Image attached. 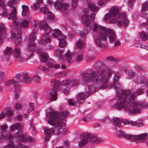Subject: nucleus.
Returning <instances> with one entry per match:
<instances>
[{
	"mask_svg": "<svg viewBox=\"0 0 148 148\" xmlns=\"http://www.w3.org/2000/svg\"><path fill=\"white\" fill-rule=\"evenodd\" d=\"M17 8H14L12 10L11 12L9 14V16L8 18L9 20H12L13 21L12 25L14 22L18 21L17 18Z\"/></svg>",
	"mask_w": 148,
	"mask_h": 148,
	"instance_id": "13",
	"label": "nucleus"
},
{
	"mask_svg": "<svg viewBox=\"0 0 148 148\" xmlns=\"http://www.w3.org/2000/svg\"><path fill=\"white\" fill-rule=\"evenodd\" d=\"M28 22L26 21H23L22 23L17 21L13 23V25H12V27H14V28L21 29L22 27L24 28L27 27L28 26Z\"/></svg>",
	"mask_w": 148,
	"mask_h": 148,
	"instance_id": "12",
	"label": "nucleus"
},
{
	"mask_svg": "<svg viewBox=\"0 0 148 148\" xmlns=\"http://www.w3.org/2000/svg\"><path fill=\"white\" fill-rule=\"evenodd\" d=\"M41 56L40 61L42 62H45L49 57L48 54L46 53H44Z\"/></svg>",
	"mask_w": 148,
	"mask_h": 148,
	"instance_id": "41",
	"label": "nucleus"
},
{
	"mask_svg": "<svg viewBox=\"0 0 148 148\" xmlns=\"http://www.w3.org/2000/svg\"><path fill=\"white\" fill-rule=\"evenodd\" d=\"M50 82L53 84L54 86L51 90L48 92V97L52 101H55L57 98L58 88L60 87V84L59 81L54 79L51 80Z\"/></svg>",
	"mask_w": 148,
	"mask_h": 148,
	"instance_id": "7",
	"label": "nucleus"
},
{
	"mask_svg": "<svg viewBox=\"0 0 148 148\" xmlns=\"http://www.w3.org/2000/svg\"><path fill=\"white\" fill-rule=\"evenodd\" d=\"M39 4L36 2L34 3L31 6V8L33 10L38 9L40 7Z\"/></svg>",
	"mask_w": 148,
	"mask_h": 148,
	"instance_id": "48",
	"label": "nucleus"
},
{
	"mask_svg": "<svg viewBox=\"0 0 148 148\" xmlns=\"http://www.w3.org/2000/svg\"><path fill=\"white\" fill-rule=\"evenodd\" d=\"M148 134L147 133L135 135V140H139L143 142H144L146 140V138Z\"/></svg>",
	"mask_w": 148,
	"mask_h": 148,
	"instance_id": "22",
	"label": "nucleus"
},
{
	"mask_svg": "<svg viewBox=\"0 0 148 148\" xmlns=\"http://www.w3.org/2000/svg\"><path fill=\"white\" fill-rule=\"evenodd\" d=\"M101 121H103V122L106 124L109 123L110 122V119L108 117L101 119Z\"/></svg>",
	"mask_w": 148,
	"mask_h": 148,
	"instance_id": "58",
	"label": "nucleus"
},
{
	"mask_svg": "<svg viewBox=\"0 0 148 148\" xmlns=\"http://www.w3.org/2000/svg\"><path fill=\"white\" fill-rule=\"evenodd\" d=\"M88 89L89 91L87 92L88 95H89L91 92H93L95 91V88L94 86L92 85H90L88 86Z\"/></svg>",
	"mask_w": 148,
	"mask_h": 148,
	"instance_id": "52",
	"label": "nucleus"
},
{
	"mask_svg": "<svg viewBox=\"0 0 148 148\" xmlns=\"http://www.w3.org/2000/svg\"><path fill=\"white\" fill-rule=\"evenodd\" d=\"M14 38L15 39V45L17 46H20L21 44V38Z\"/></svg>",
	"mask_w": 148,
	"mask_h": 148,
	"instance_id": "46",
	"label": "nucleus"
},
{
	"mask_svg": "<svg viewBox=\"0 0 148 148\" xmlns=\"http://www.w3.org/2000/svg\"><path fill=\"white\" fill-rule=\"evenodd\" d=\"M129 91L131 92L130 94H129V95L130 96V97L131 96H135V98H136V96L143 94L145 92L144 89L143 88L142 86L139 87L137 90L134 93L131 90H129Z\"/></svg>",
	"mask_w": 148,
	"mask_h": 148,
	"instance_id": "18",
	"label": "nucleus"
},
{
	"mask_svg": "<svg viewBox=\"0 0 148 148\" xmlns=\"http://www.w3.org/2000/svg\"><path fill=\"white\" fill-rule=\"evenodd\" d=\"M74 55V53H71L69 51H68L65 54V57H66V60L67 62L70 63L71 61V58Z\"/></svg>",
	"mask_w": 148,
	"mask_h": 148,
	"instance_id": "38",
	"label": "nucleus"
},
{
	"mask_svg": "<svg viewBox=\"0 0 148 148\" xmlns=\"http://www.w3.org/2000/svg\"><path fill=\"white\" fill-rule=\"evenodd\" d=\"M114 125L117 128L119 127H121V124L122 123L123 120L121 119L116 117H113L112 118Z\"/></svg>",
	"mask_w": 148,
	"mask_h": 148,
	"instance_id": "23",
	"label": "nucleus"
},
{
	"mask_svg": "<svg viewBox=\"0 0 148 148\" xmlns=\"http://www.w3.org/2000/svg\"><path fill=\"white\" fill-rule=\"evenodd\" d=\"M4 3L2 0H0V6H2L3 8V13L1 14V16L4 17L8 15L6 7L4 5Z\"/></svg>",
	"mask_w": 148,
	"mask_h": 148,
	"instance_id": "29",
	"label": "nucleus"
},
{
	"mask_svg": "<svg viewBox=\"0 0 148 148\" xmlns=\"http://www.w3.org/2000/svg\"><path fill=\"white\" fill-rule=\"evenodd\" d=\"M131 92L128 90H121L117 92L118 101L115 105V107L118 109H122L131 114L140 113L143 109V102L135 101L129 104L131 100L135 99V96L130 97L129 95Z\"/></svg>",
	"mask_w": 148,
	"mask_h": 148,
	"instance_id": "1",
	"label": "nucleus"
},
{
	"mask_svg": "<svg viewBox=\"0 0 148 148\" xmlns=\"http://www.w3.org/2000/svg\"><path fill=\"white\" fill-rule=\"evenodd\" d=\"M23 81L25 83L29 84L32 80V79L30 77L28 73L26 71H24L21 73Z\"/></svg>",
	"mask_w": 148,
	"mask_h": 148,
	"instance_id": "14",
	"label": "nucleus"
},
{
	"mask_svg": "<svg viewBox=\"0 0 148 148\" xmlns=\"http://www.w3.org/2000/svg\"><path fill=\"white\" fill-rule=\"evenodd\" d=\"M40 11L44 14H47L49 12L48 9L46 7H44L40 9Z\"/></svg>",
	"mask_w": 148,
	"mask_h": 148,
	"instance_id": "53",
	"label": "nucleus"
},
{
	"mask_svg": "<svg viewBox=\"0 0 148 148\" xmlns=\"http://www.w3.org/2000/svg\"><path fill=\"white\" fill-rule=\"evenodd\" d=\"M17 83L16 82L14 79H12L8 80L6 82L5 84L6 85L9 86L13 84L14 86L17 85Z\"/></svg>",
	"mask_w": 148,
	"mask_h": 148,
	"instance_id": "40",
	"label": "nucleus"
},
{
	"mask_svg": "<svg viewBox=\"0 0 148 148\" xmlns=\"http://www.w3.org/2000/svg\"><path fill=\"white\" fill-rule=\"evenodd\" d=\"M23 9L22 14L23 16H25L29 14V8L28 7L25 5H23L22 6Z\"/></svg>",
	"mask_w": 148,
	"mask_h": 148,
	"instance_id": "35",
	"label": "nucleus"
},
{
	"mask_svg": "<svg viewBox=\"0 0 148 148\" xmlns=\"http://www.w3.org/2000/svg\"><path fill=\"white\" fill-rule=\"evenodd\" d=\"M36 39V37L35 35L31 34L29 36L28 40V46L27 49L30 51H33L35 49L36 44L35 41Z\"/></svg>",
	"mask_w": 148,
	"mask_h": 148,
	"instance_id": "9",
	"label": "nucleus"
},
{
	"mask_svg": "<svg viewBox=\"0 0 148 148\" xmlns=\"http://www.w3.org/2000/svg\"><path fill=\"white\" fill-rule=\"evenodd\" d=\"M12 48L7 47L4 51V52L5 54L9 55L12 52Z\"/></svg>",
	"mask_w": 148,
	"mask_h": 148,
	"instance_id": "51",
	"label": "nucleus"
},
{
	"mask_svg": "<svg viewBox=\"0 0 148 148\" xmlns=\"http://www.w3.org/2000/svg\"><path fill=\"white\" fill-rule=\"evenodd\" d=\"M126 73L129 75L133 76L134 75V72L131 70H126L125 71Z\"/></svg>",
	"mask_w": 148,
	"mask_h": 148,
	"instance_id": "61",
	"label": "nucleus"
},
{
	"mask_svg": "<svg viewBox=\"0 0 148 148\" xmlns=\"http://www.w3.org/2000/svg\"><path fill=\"white\" fill-rule=\"evenodd\" d=\"M41 23H39L37 22H35L34 25V27L32 31L33 33L32 34L35 35L34 34L37 33L38 32V27H39L40 29H41Z\"/></svg>",
	"mask_w": 148,
	"mask_h": 148,
	"instance_id": "26",
	"label": "nucleus"
},
{
	"mask_svg": "<svg viewBox=\"0 0 148 148\" xmlns=\"http://www.w3.org/2000/svg\"><path fill=\"white\" fill-rule=\"evenodd\" d=\"M29 112L33 111L34 109V104L32 103H30L29 104Z\"/></svg>",
	"mask_w": 148,
	"mask_h": 148,
	"instance_id": "60",
	"label": "nucleus"
},
{
	"mask_svg": "<svg viewBox=\"0 0 148 148\" xmlns=\"http://www.w3.org/2000/svg\"><path fill=\"white\" fill-rule=\"evenodd\" d=\"M136 83H140L141 84L145 83L146 81L147 78L144 76H142L141 75L136 76V78L134 80Z\"/></svg>",
	"mask_w": 148,
	"mask_h": 148,
	"instance_id": "24",
	"label": "nucleus"
},
{
	"mask_svg": "<svg viewBox=\"0 0 148 148\" xmlns=\"http://www.w3.org/2000/svg\"><path fill=\"white\" fill-rule=\"evenodd\" d=\"M114 83L113 84V86L116 90H118L121 89V86L118 83L115 82H114Z\"/></svg>",
	"mask_w": 148,
	"mask_h": 148,
	"instance_id": "54",
	"label": "nucleus"
},
{
	"mask_svg": "<svg viewBox=\"0 0 148 148\" xmlns=\"http://www.w3.org/2000/svg\"><path fill=\"white\" fill-rule=\"evenodd\" d=\"M82 18L84 22V25H88L90 24V22L89 19L88 15L87 14H85L82 16Z\"/></svg>",
	"mask_w": 148,
	"mask_h": 148,
	"instance_id": "34",
	"label": "nucleus"
},
{
	"mask_svg": "<svg viewBox=\"0 0 148 148\" xmlns=\"http://www.w3.org/2000/svg\"><path fill=\"white\" fill-rule=\"evenodd\" d=\"M32 79L34 82L38 83L40 82L41 80V78L39 76L36 75L32 77Z\"/></svg>",
	"mask_w": 148,
	"mask_h": 148,
	"instance_id": "50",
	"label": "nucleus"
},
{
	"mask_svg": "<svg viewBox=\"0 0 148 148\" xmlns=\"http://www.w3.org/2000/svg\"><path fill=\"white\" fill-rule=\"evenodd\" d=\"M8 127V126L6 124H3L1 126V130L4 131Z\"/></svg>",
	"mask_w": 148,
	"mask_h": 148,
	"instance_id": "63",
	"label": "nucleus"
},
{
	"mask_svg": "<svg viewBox=\"0 0 148 148\" xmlns=\"http://www.w3.org/2000/svg\"><path fill=\"white\" fill-rule=\"evenodd\" d=\"M15 137L19 141L24 142L26 139L25 136L23 134V132L21 130L18 131L15 134Z\"/></svg>",
	"mask_w": 148,
	"mask_h": 148,
	"instance_id": "16",
	"label": "nucleus"
},
{
	"mask_svg": "<svg viewBox=\"0 0 148 148\" xmlns=\"http://www.w3.org/2000/svg\"><path fill=\"white\" fill-rule=\"evenodd\" d=\"M30 58V57H28L27 58H25L23 56H22L21 55L18 58L16 59L18 61L20 62H23L25 60H27Z\"/></svg>",
	"mask_w": 148,
	"mask_h": 148,
	"instance_id": "44",
	"label": "nucleus"
},
{
	"mask_svg": "<svg viewBox=\"0 0 148 148\" xmlns=\"http://www.w3.org/2000/svg\"><path fill=\"white\" fill-rule=\"evenodd\" d=\"M56 129L53 128H50L49 129H46L44 130L45 136V140H47L50 137V134L53 133L55 134L54 131L56 130Z\"/></svg>",
	"mask_w": 148,
	"mask_h": 148,
	"instance_id": "19",
	"label": "nucleus"
},
{
	"mask_svg": "<svg viewBox=\"0 0 148 148\" xmlns=\"http://www.w3.org/2000/svg\"><path fill=\"white\" fill-rule=\"evenodd\" d=\"M6 35L5 28L4 25L0 23V37L3 38Z\"/></svg>",
	"mask_w": 148,
	"mask_h": 148,
	"instance_id": "30",
	"label": "nucleus"
},
{
	"mask_svg": "<svg viewBox=\"0 0 148 148\" xmlns=\"http://www.w3.org/2000/svg\"><path fill=\"white\" fill-rule=\"evenodd\" d=\"M134 3V0H130L129 1L128 3L129 8V10L130 12L132 10V6L133 5Z\"/></svg>",
	"mask_w": 148,
	"mask_h": 148,
	"instance_id": "56",
	"label": "nucleus"
},
{
	"mask_svg": "<svg viewBox=\"0 0 148 148\" xmlns=\"http://www.w3.org/2000/svg\"><path fill=\"white\" fill-rule=\"evenodd\" d=\"M55 8L57 10L63 11V10H66L69 7V4L67 3H63L61 4H59L58 2H56L55 3Z\"/></svg>",
	"mask_w": 148,
	"mask_h": 148,
	"instance_id": "11",
	"label": "nucleus"
},
{
	"mask_svg": "<svg viewBox=\"0 0 148 148\" xmlns=\"http://www.w3.org/2000/svg\"><path fill=\"white\" fill-rule=\"evenodd\" d=\"M18 1V0H9L7 3V5L11 8L14 9V8H16L15 3Z\"/></svg>",
	"mask_w": 148,
	"mask_h": 148,
	"instance_id": "31",
	"label": "nucleus"
},
{
	"mask_svg": "<svg viewBox=\"0 0 148 148\" xmlns=\"http://www.w3.org/2000/svg\"><path fill=\"white\" fill-rule=\"evenodd\" d=\"M14 145L13 143L9 144L5 146L3 148H14Z\"/></svg>",
	"mask_w": 148,
	"mask_h": 148,
	"instance_id": "64",
	"label": "nucleus"
},
{
	"mask_svg": "<svg viewBox=\"0 0 148 148\" xmlns=\"http://www.w3.org/2000/svg\"><path fill=\"white\" fill-rule=\"evenodd\" d=\"M30 130L33 134L36 135V133L35 127L33 123H31Z\"/></svg>",
	"mask_w": 148,
	"mask_h": 148,
	"instance_id": "49",
	"label": "nucleus"
},
{
	"mask_svg": "<svg viewBox=\"0 0 148 148\" xmlns=\"http://www.w3.org/2000/svg\"><path fill=\"white\" fill-rule=\"evenodd\" d=\"M88 96L89 95H88L85 94V93L84 92L79 93L77 98L76 103L79 104L82 103L84 100L86 99Z\"/></svg>",
	"mask_w": 148,
	"mask_h": 148,
	"instance_id": "15",
	"label": "nucleus"
},
{
	"mask_svg": "<svg viewBox=\"0 0 148 148\" xmlns=\"http://www.w3.org/2000/svg\"><path fill=\"white\" fill-rule=\"evenodd\" d=\"M51 41L47 34H45L42 37V39L40 40V44L42 46H45L47 44V43H50Z\"/></svg>",
	"mask_w": 148,
	"mask_h": 148,
	"instance_id": "20",
	"label": "nucleus"
},
{
	"mask_svg": "<svg viewBox=\"0 0 148 148\" xmlns=\"http://www.w3.org/2000/svg\"><path fill=\"white\" fill-rule=\"evenodd\" d=\"M14 138V136L11 134H6L4 133H1L0 134V141L3 142L5 138L12 139Z\"/></svg>",
	"mask_w": 148,
	"mask_h": 148,
	"instance_id": "21",
	"label": "nucleus"
},
{
	"mask_svg": "<svg viewBox=\"0 0 148 148\" xmlns=\"http://www.w3.org/2000/svg\"><path fill=\"white\" fill-rule=\"evenodd\" d=\"M52 34L53 37L57 38V40L59 39L60 36H63L61 32L59 29H57L54 30Z\"/></svg>",
	"mask_w": 148,
	"mask_h": 148,
	"instance_id": "28",
	"label": "nucleus"
},
{
	"mask_svg": "<svg viewBox=\"0 0 148 148\" xmlns=\"http://www.w3.org/2000/svg\"><path fill=\"white\" fill-rule=\"evenodd\" d=\"M110 14L113 18L114 22H116L120 26H125L128 24L129 21L125 13L120 14L119 10L118 7L114 6L110 10Z\"/></svg>",
	"mask_w": 148,
	"mask_h": 148,
	"instance_id": "4",
	"label": "nucleus"
},
{
	"mask_svg": "<svg viewBox=\"0 0 148 148\" xmlns=\"http://www.w3.org/2000/svg\"><path fill=\"white\" fill-rule=\"evenodd\" d=\"M102 32H103L104 34H105L107 37L108 35L109 38V42L110 43L114 42L117 40L116 36L114 32L112 29H106L103 26H99Z\"/></svg>",
	"mask_w": 148,
	"mask_h": 148,
	"instance_id": "8",
	"label": "nucleus"
},
{
	"mask_svg": "<svg viewBox=\"0 0 148 148\" xmlns=\"http://www.w3.org/2000/svg\"><path fill=\"white\" fill-rule=\"evenodd\" d=\"M82 37H83L84 38H86L85 36L84 37H81L79 39L77 42V47L79 48H82L84 45V42L82 40Z\"/></svg>",
	"mask_w": 148,
	"mask_h": 148,
	"instance_id": "39",
	"label": "nucleus"
},
{
	"mask_svg": "<svg viewBox=\"0 0 148 148\" xmlns=\"http://www.w3.org/2000/svg\"><path fill=\"white\" fill-rule=\"evenodd\" d=\"M84 29L86 31L87 33L92 28L90 24L88 25H85Z\"/></svg>",
	"mask_w": 148,
	"mask_h": 148,
	"instance_id": "57",
	"label": "nucleus"
},
{
	"mask_svg": "<svg viewBox=\"0 0 148 148\" xmlns=\"http://www.w3.org/2000/svg\"><path fill=\"white\" fill-rule=\"evenodd\" d=\"M139 35L140 38L143 41H146L148 40V35H147L144 31H142L138 33Z\"/></svg>",
	"mask_w": 148,
	"mask_h": 148,
	"instance_id": "37",
	"label": "nucleus"
},
{
	"mask_svg": "<svg viewBox=\"0 0 148 148\" xmlns=\"http://www.w3.org/2000/svg\"><path fill=\"white\" fill-rule=\"evenodd\" d=\"M78 81L77 79H74L72 80H67L62 81L61 84L62 86L70 87H77L78 86Z\"/></svg>",
	"mask_w": 148,
	"mask_h": 148,
	"instance_id": "10",
	"label": "nucleus"
},
{
	"mask_svg": "<svg viewBox=\"0 0 148 148\" xmlns=\"http://www.w3.org/2000/svg\"><path fill=\"white\" fill-rule=\"evenodd\" d=\"M123 137L127 139H131L133 141H135V135L133 136L131 135L124 134L123 135Z\"/></svg>",
	"mask_w": 148,
	"mask_h": 148,
	"instance_id": "43",
	"label": "nucleus"
},
{
	"mask_svg": "<svg viewBox=\"0 0 148 148\" xmlns=\"http://www.w3.org/2000/svg\"><path fill=\"white\" fill-rule=\"evenodd\" d=\"M123 123L124 125L129 124L133 126L137 125L138 127L142 126L143 125V121L142 120L138 121H129L126 120L123 122Z\"/></svg>",
	"mask_w": 148,
	"mask_h": 148,
	"instance_id": "17",
	"label": "nucleus"
},
{
	"mask_svg": "<svg viewBox=\"0 0 148 148\" xmlns=\"http://www.w3.org/2000/svg\"><path fill=\"white\" fill-rule=\"evenodd\" d=\"M22 126L20 123H15L10 126L9 128L10 130V132H12L15 130H19L21 129Z\"/></svg>",
	"mask_w": 148,
	"mask_h": 148,
	"instance_id": "27",
	"label": "nucleus"
},
{
	"mask_svg": "<svg viewBox=\"0 0 148 148\" xmlns=\"http://www.w3.org/2000/svg\"><path fill=\"white\" fill-rule=\"evenodd\" d=\"M88 7L92 12H96L98 10V8L94 3H90L88 4Z\"/></svg>",
	"mask_w": 148,
	"mask_h": 148,
	"instance_id": "33",
	"label": "nucleus"
},
{
	"mask_svg": "<svg viewBox=\"0 0 148 148\" xmlns=\"http://www.w3.org/2000/svg\"><path fill=\"white\" fill-rule=\"evenodd\" d=\"M68 114V112L65 111L60 113L59 115L57 111L51 112L49 115L48 123L55 127L56 130L54 131L55 134H65L66 133V123L61 121L66 118Z\"/></svg>",
	"mask_w": 148,
	"mask_h": 148,
	"instance_id": "3",
	"label": "nucleus"
},
{
	"mask_svg": "<svg viewBox=\"0 0 148 148\" xmlns=\"http://www.w3.org/2000/svg\"><path fill=\"white\" fill-rule=\"evenodd\" d=\"M16 29L14 34V38H21V34L20 30L21 29H19L18 28H15Z\"/></svg>",
	"mask_w": 148,
	"mask_h": 148,
	"instance_id": "42",
	"label": "nucleus"
},
{
	"mask_svg": "<svg viewBox=\"0 0 148 148\" xmlns=\"http://www.w3.org/2000/svg\"><path fill=\"white\" fill-rule=\"evenodd\" d=\"M100 26L98 24H95L92 29L94 32L99 33L98 36L94 40L95 44L98 47L103 48L105 46L103 43V41L107 39V36L100 29L99 26Z\"/></svg>",
	"mask_w": 148,
	"mask_h": 148,
	"instance_id": "5",
	"label": "nucleus"
},
{
	"mask_svg": "<svg viewBox=\"0 0 148 148\" xmlns=\"http://www.w3.org/2000/svg\"><path fill=\"white\" fill-rule=\"evenodd\" d=\"M21 55V51L19 48H16L13 51V55L15 59L18 58Z\"/></svg>",
	"mask_w": 148,
	"mask_h": 148,
	"instance_id": "36",
	"label": "nucleus"
},
{
	"mask_svg": "<svg viewBox=\"0 0 148 148\" xmlns=\"http://www.w3.org/2000/svg\"><path fill=\"white\" fill-rule=\"evenodd\" d=\"M89 141L99 143L102 142L103 140L100 138H97L88 134H83L82 135L81 139L78 143V146L80 147H83Z\"/></svg>",
	"mask_w": 148,
	"mask_h": 148,
	"instance_id": "6",
	"label": "nucleus"
},
{
	"mask_svg": "<svg viewBox=\"0 0 148 148\" xmlns=\"http://www.w3.org/2000/svg\"><path fill=\"white\" fill-rule=\"evenodd\" d=\"M77 0H72L71 6L73 8H75L77 5Z\"/></svg>",
	"mask_w": 148,
	"mask_h": 148,
	"instance_id": "62",
	"label": "nucleus"
},
{
	"mask_svg": "<svg viewBox=\"0 0 148 148\" xmlns=\"http://www.w3.org/2000/svg\"><path fill=\"white\" fill-rule=\"evenodd\" d=\"M41 29H44L45 33L48 34L50 33L51 31V28L49 27L48 24L45 23H41Z\"/></svg>",
	"mask_w": 148,
	"mask_h": 148,
	"instance_id": "25",
	"label": "nucleus"
},
{
	"mask_svg": "<svg viewBox=\"0 0 148 148\" xmlns=\"http://www.w3.org/2000/svg\"><path fill=\"white\" fill-rule=\"evenodd\" d=\"M148 10V2L144 3L142 5L141 11H146Z\"/></svg>",
	"mask_w": 148,
	"mask_h": 148,
	"instance_id": "47",
	"label": "nucleus"
},
{
	"mask_svg": "<svg viewBox=\"0 0 148 148\" xmlns=\"http://www.w3.org/2000/svg\"><path fill=\"white\" fill-rule=\"evenodd\" d=\"M5 77V73L3 72H1L0 73V83L4 79Z\"/></svg>",
	"mask_w": 148,
	"mask_h": 148,
	"instance_id": "55",
	"label": "nucleus"
},
{
	"mask_svg": "<svg viewBox=\"0 0 148 148\" xmlns=\"http://www.w3.org/2000/svg\"><path fill=\"white\" fill-rule=\"evenodd\" d=\"M47 18L49 19H52L54 17V14L51 12H48L47 13Z\"/></svg>",
	"mask_w": 148,
	"mask_h": 148,
	"instance_id": "59",
	"label": "nucleus"
},
{
	"mask_svg": "<svg viewBox=\"0 0 148 148\" xmlns=\"http://www.w3.org/2000/svg\"><path fill=\"white\" fill-rule=\"evenodd\" d=\"M114 73L110 69L105 68L98 72L93 71L89 73L85 74L83 79L85 84L92 82L100 88L104 89L108 87L109 77Z\"/></svg>",
	"mask_w": 148,
	"mask_h": 148,
	"instance_id": "2",
	"label": "nucleus"
},
{
	"mask_svg": "<svg viewBox=\"0 0 148 148\" xmlns=\"http://www.w3.org/2000/svg\"><path fill=\"white\" fill-rule=\"evenodd\" d=\"M66 38L65 36H60V38L58 40L60 41L59 44V46L60 47H63L66 46V43L64 39Z\"/></svg>",
	"mask_w": 148,
	"mask_h": 148,
	"instance_id": "32",
	"label": "nucleus"
},
{
	"mask_svg": "<svg viewBox=\"0 0 148 148\" xmlns=\"http://www.w3.org/2000/svg\"><path fill=\"white\" fill-rule=\"evenodd\" d=\"M134 68L136 69L137 70L144 72V74L145 75V73L144 71H145V69L142 67L141 66L138 65H135L134 66Z\"/></svg>",
	"mask_w": 148,
	"mask_h": 148,
	"instance_id": "45",
	"label": "nucleus"
}]
</instances>
